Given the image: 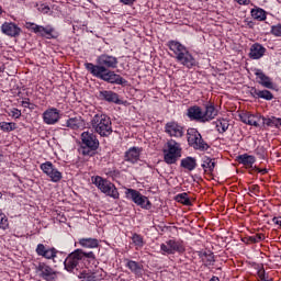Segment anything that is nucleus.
Returning a JSON list of instances; mask_svg holds the SVG:
<instances>
[{
    "mask_svg": "<svg viewBox=\"0 0 281 281\" xmlns=\"http://www.w3.org/2000/svg\"><path fill=\"white\" fill-rule=\"evenodd\" d=\"M117 58L112 55L102 54L97 58V65L86 63L85 67L92 76L106 74L110 69H117Z\"/></svg>",
    "mask_w": 281,
    "mask_h": 281,
    "instance_id": "nucleus-1",
    "label": "nucleus"
},
{
    "mask_svg": "<svg viewBox=\"0 0 281 281\" xmlns=\"http://www.w3.org/2000/svg\"><path fill=\"white\" fill-rule=\"evenodd\" d=\"M167 45L170 52L173 53V58H176L180 65L188 67V69H192V67L196 65V59H194L190 50H188L183 44L178 41H169Z\"/></svg>",
    "mask_w": 281,
    "mask_h": 281,
    "instance_id": "nucleus-2",
    "label": "nucleus"
},
{
    "mask_svg": "<svg viewBox=\"0 0 281 281\" xmlns=\"http://www.w3.org/2000/svg\"><path fill=\"white\" fill-rule=\"evenodd\" d=\"M91 126L94 133H98L100 137H109L113 133V123H111V117L106 114H95L91 119Z\"/></svg>",
    "mask_w": 281,
    "mask_h": 281,
    "instance_id": "nucleus-3",
    "label": "nucleus"
},
{
    "mask_svg": "<svg viewBox=\"0 0 281 281\" xmlns=\"http://www.w3.org/2000/svg\"><path fill=\"white\" fill-rule=\"evenodd\" d=\"M85 258H95L93 251L85 252L82 249H76L71 254L68 255L64 265L66 271H74V269H78L80 267V262L85 260Z\"/></svg>",
    "mask_w": 281,
    "mask_h": 281,
    "instance_id": "nucleus-4",
    "label": "nucleus"
},
{
    "mask_svg": "<svg viewBox=\"0 0 281 281\" xmlns=\"http://www.w3.org/2000/svg\"><path fill=\"white\" fill-rule=\"evenodd\" d=\"M164 155L166 164H177V159L181 157V144L175 139L168 140L164 148Z\"/></svg>",
    "mask_w": 281,
    "mask_h": 281,
    "instance_id": "nucleus-5",
    "label": "nucleus"
},
{
    "mask_svg": "<svg viewBox=\"0 0 281 281\" xmlns=\"http://www.w3.org/2000/svg\"><path fill=\"white\" fill-rule=\"evenodd\" d=\"M92 183H94V186H97V188L103 192V194H106V196H111L112 199H120L117 188H115V184L111 183V181L97 176L94 179H92Z\"/></svg>",
    "mask_w": 281,
    "mask_h": 281,
    "instance_id": "nucleus-6",
    "label": "nucleus"
},
{
    "mask_svg": "<svg viewBox=\"0 0 281 281\" xmlns=\"http://www.w3.org/2000/svg\"><path fill=\"white\" fill-rule=\"evenodd\" d=\"M81 142L83 144V147H81L82 155H92L93 150H98L100 146V140H98L95 134L91 132H83L81 134Z\"/></svg>",
    "mask_w": 281,
    "mask_h": 281,
    "instance_id": "nucleus-7",
    "label": "nucleus"
},
{
    "mask_svg": "<svg viewBox=\"0 0 281 281\" xmlns=\"http://www.w3.org/2000/svg\"><path fill=\"white\" fill-rule=\"evenodd\" d=\"M188 143L189 146H192L195 150H207L210 146L203 140V137L199 133V131L194 128L188 130Z\"/></svg>",
    "mask_w": 281,
    "mask_h": 281,
    "instance_id": "nucleus-8",
    "label": "nucleus"
},
{
    "mask_svg": "<svg viewBox=\"0 0 281 281\" xmlns=\"http://www.w3.org/2000/svg\"><path fill=\"white\" fill-rule=\"evenodd\" d=\"M44 175H47L53 183H58L63 179V172H60L52 161H46L40 166Z\"/></svg>",
    "mask_w": 281,
    "mask_h": 281,
    "instance_id": "nucleus-9",
    "label": "nucleus"
},
{
    "mask_svg": "<svg viewBox=\"0 0 281 281\" xmlns=\"http://www.w3.org/2000/svg\"><path fill=\"white\" fill-rule=\"evenodd\" d=\"M160 249L162 254H168V255L183 254V251H186V246H183V241H177V240L170 239L165 244H161Z\"/></svg>",
    "mask_w": 281,
    "mask_h": 281,
    "instance_id": "nucleus-10",
    "label": "nucleus"
},
{
    "mask_svg": "<svg viewBox=\"0 0 281 281\" xmlns=\"http://www.w3.org/2000/svg\"><path fill=\"white\" fill-rule=\"evenodd\" d=\"M25 26L27 30H31V32H34V34H40L41 36H45L46 38H54V27L52 26L44 27L32 22H26Z\"/></svg>",
    "mask_w": 281,
    "mask_h": 281,
    "instance_id": "nucleus-11",
    "label": "nucleus"
},
{
    "mask_svg": "<svg viewBox=\"0 0 281 281\" xmlns=\"http://www.w3.org/2000/svg\"><path fill=\"white\" fill-rule=\"evenodd\" d=\"M60 120V110L56 108H49L43 113V122L44 124L54 125L58 124Z\"/></svg>",
    "mask_w": 281,
    "mask_h": 281,
    "instance_id": "nucleus-12",
    "label": "nucleus"
},
{
    "mask_svg": "<svg viewBox=\"0 0 281 281\" xmlns=\"http://www.w3.org/2000/svg\"><path fill=\"white\" fill-rule=\"evenodd\" d=\"M94 77L100 78V80H104V82H110L111 85L124 83V78L115 74V71H111V70H108L106 72H102L101 75H95Z\"/></svg>",
    "mask_w": 281,
    "mask_h": 281,
    "instance_id": "nucleus-13",
    "label": "nucleus"
},
{
    "mask_svg": "<svg viewBox=\"0 0 281 281\" xmlns=\"http://www.w3.org/2000/svg\"><path fill=\"white\" fill-rule=\"evenodd\" d=\"M239 119L244 124H248V126H255L256 128H258V126H260V122H262V116L258 114H251V112H243L239 114Z\"/></svg>",
    "mask_w": 281,
    "mask_h": 281,
    "instance_id": "nucleus-14",
    "label": "nucleus"
},
{
    "mask_svg": "<svg viewBox=\"0 0 281 281\" xmlns=\"http://www.w3.org/2000/svg\"><path fill=\"white\" fill-rule=\"evenodd\" d=\"M128 199H132L136 205H139L140 207H148L150 205V201H148V198L142 195L138 191H135L133 189L127 190L126 192Z\"/></svg>",
    "mask_w": 281,
    "mask_h": 281,
    "instance_id": "nucleus-15",
    "label": "nucleus"
},
{
    "mask_svg": "<svg viewBox=\"0 0 281 281\" xmlns=\"http://www.w3.org/2000/svg\"><path fill=\"white\" fill-rule=\"evenodd\" d=\"M165 131L170 137H183V127L177 122H169L165 126Z\"/></svg>",
    "mask_w": 281,
    "mask_h": 281,
    "instance_id": "nucleus-16",
    "label": "nucleus"
},
{
    "mask_svg": "<svg viewBox=\"0 0 281 281\" xmlns=\"http://www.w3.org/2000/svg\"><path fill=\"white\" fill-rule=\"evenodd\" d=\"M187 115L189 119L193 120L194 122H201L204 124V116H203V109L199 105H193L188 109Z\"/></svg>",
    "mask_w": 281,
    "mask_h": 281,
    "instance_id": "nucleus-17",
    "label": "nucleus"
},
{
    "mask_svg": "<svg viewBox=\"0 0 281 281\" xmlns=\"http://www.w3.org/2000/svg\"><path fill=\"white\" fill-rule=\"evenodd\" d=\"M36 254L37 256H42V258H46L47 260H52L53 258H56L57 251L55 248H47L43 244H38L36 247Z\"/></svg>",
    "mask_w": 281,
    "mask_h": 281,
    "instance_id": "nucleus-18",
    "label": "nucleus"
},
{
    "mask_svg": "<svg viewBox=\"0 0 281 281\" xmlns=\"http://www.w3.org/2000/svg\"><path fill=\"white\" fill-rule=\"evenodd\" d=\"M63 128H71V131H78L85 126V121L80 116L68 119L65 124H61Z\"/></svg>",
    "mask_w": 281,
    "mask_h": 281,
    "instance_id": "nucleus-19",
    "label": "nucleus"
},
{
    "mask_svg": "<svg viewBox=\"0 0 281 281\" xmlns=\"http://www.w3.org/2000/svg\"><path fill=\"white\" fill-rule=\"evenodd\" d=\"M1 30L7 36H19L21 34V27L12 22H5L2 24Z\"/></svg>",
    "mask_w": 281,
    "mask_h": 281,
    "instance_id": "nucleus-20",
    "label": "nucleus"
},
{
    "mask_svg": "<svg viewBox=\"0 0 281 281\" xmlns=\"http://www.w3.org/2000/svg\"><path fill=\"white\" fill-rule=\"evenodd\" d=\"M37 271H40V276H42L44 280H54L56 278L54 269L45 263H40Z\"/></svg>",
    "mask_w": 281,
    "mask_h": 281,
    "instance_id": "nucleus-21",
    "label": "nucleus"
},
{
    "mask_svg": "<svg viewBox=\"0 0 281 281\" xmlns=\"http://www.w3.org/2000/svg\"><path fill=\"white\" fill-rule=\"evenodd\" d=\"M98 97L100 100H105V102H113L114 104H120V95H117V93L113 91H100Z\"/></svg>",
    "mask_w": 281,
    "mask_h": 281,
    "instance_id": "nucleus-22",
    "label": "nucleus"
},
{
    "mask_svg": "<svg viewBox=\"0 0 281 281\" xmlns=\"http://www.w3.org/2000/svg\"><path fill=\"white\" fill-rule=\"evenodd\" d=\"M265 52H267V48H265L262 45L256 43L250 47L249 56L254 60H258L265 56Z\"/></svg>",
    "mask_w": 281,
    "mask_h": 281,
    "instance_id": "nucleus-23",
    "label": "nucleus"
},
{
    "mask_svg": "<svg viewBox=\"0 0 281 281\" xmlns=\"http://www.w3.org/2000/svg\"><path fill=\"white\" fill-rule=\"evenodd\" d=\"M255 76H257V78L259 79V85H261V87H265L266 89H273V82L271 81V78H269V76L265 75V72H262L261 70H257L255 72Z\"/></svg>",
    "mask_w": 281,
    "mask_h": 281,
    "instance_id": "nucleus-24",
    "label": "nucleus"
},
{
    "mask_svg": "<svg viewBox=\"0 0 281 281\" xmlns=\"http://www.w3.org/2000/svg\"><path fill=\"white\" fill-rule=\"evenodd\" d=\"M140 150L137 147H132L125 153V161H130V164H137L139 161Z\"/></svg>",
    "mask_w": 281,
    "mask_h": 281,
    "instance_id": "nucleus-25",
    "label": "nucleus"
},
{
    "mask_svg": "<svg viewBox=\"0 0 281 281\" xmlns=\"http://www.w3.org/2000/svg\"><path fill=\"white\" fill-rule=\"evenodd\" d=\"M216 115H218V110L213 104L205 105L203 111L204 124L205 122H212Z\"/></svg>",
    "mask_w": 281,
    "mask_h": 281,
    "instance_id": "nucleus-26",
    "label": "nucleus"
},
{
    "mask_svg": "<svg viewBox=\"0 0 281 281\" xmlns=\"http://www.w3.org/2000/svg\"><path fill=\"white\" fill-rule=\"evenodd\" d=\"M79 245L86 249H95L99 246V241L95 238H81Z\"/></svg>",
    "mask_w": 281,
    "mask_h": 281,
    "instance_id": "nucleus-27",
    "label": "nucleus"
},
{
    "mask_svg": "<svg viewBox=\"0 0 281 281\" xmlns=\"http://www.w3.org/2000/svg\"><path fill=\"white\" fill-rule=\"evenodd\" d=\"M202 168L204 172H209V175H211V172H214V168H216V162L210 157H204Z\"/></svg>",
    "mask_w": 281,
    "mask_h": 281,
    "instance_id": "nucleus-28",
    "label": "nucleus"
},
{
    "mask_svg": "<svg viewBox=\"0 0 281 281\" xmlns=\"http://www.w3.org/2000/svg\"><path fill=\"white\" fill-rule=\"evenodd\" d=\"M126 267L132 271V273H135V276H142V271L144 267L134 260H127Z\"/></svg>",
    "mask_w": 281,
    "mask_h": 281,
    "instance_id": "nucleus-29",
    "label": "nucleus"
},
{
    "mask_svg": "<svg viewBox=\"0 0 281 281\" xmlns=\"http://www.w3.org/2000/svg\"><path fill=\"white\" fill-rule=\"evenodd\" d=\"M181 167L186 170L192 171L196 168V159L192 157H187L181 160Z\"/></svg>",
    "mask_w": 281,
    "mask_h": 281,
    "instance_id": "nucleus-30",
    "label": "nucleus"
},
{
    "mask_svg": "<svg viewBox=\"0 0 281 281\" xmlns=\"http://www.w3.org/2000/svg\"><path fill=\"white\" fill-rule=\"evenodd\" d=\"M254 95L257 98H261L262 100H273V93L269 90H258L254 89L252 90Z\"/></svg>",
    "mask_w": 281,
    "mask_h": 281,
    "instance_id": "nucleus-31",
    "label": "nucleus"
},
{
    "mask_svg": "<svg viewBox=\"0 0 281 281\" xmlns=\"http://www.w3.org/2000/svg\"><path fill=\"white\" fill-rule=\"evenodd\" d=\"M250 14L256 21H265L267 19V13L260 8L252 9Z\"/></svg>",
    "mask_w": 281,
    "mask_h": 281,
    "instance_id": "nucleus-32",
    "label": "nucleus"
},
{
    "mask_svg": "<svg viewBox=\"0 0 281 281\" xmlns=\"http://www.w3.org/2000/svg\"><path fill=\"white\" fill-rule=\"evenodd\" d=\"M238 159L239 164H244V166H254V164H256V157L247 154L240 155Z\"/></svg>",
    "mask_w": 281,
    "mask_h": 281,
    "instance_id": "nucleus-33",
    "label": "nucleus"
},
{
    "mask_svg": "<svg viewBox=\"0 0 281 281\" xmlns=\"http://www.w3.org/2000/svg\"><path fill=\"white\" fill-rule=\"evenodd\" d=\"M261 121H262V124L266 125V126H271L274 128H278V117L276 116H271V117H265V116H261Z\"/></svg>",
    "mask_w": 281,
    "mask_h": 281,
    "instance_id": "nucleus-34",
    "label": "nucleus"
},
{
    "mask_svg": "<svg viewBox=\"0 0 281 281\" xmlns=\"http://www.w3.org/2000/svg\"><path fill=\"white\" fill-rule=\"evenodd\" d=\"M175 199L178 203H182V205H192V202L190 201L188 193H180L176 195Z\"/></svg>",
    "mask_w": 281,
    "mask_h": 281,
    "instance_id": "nucleus-35",
    "label": "nucleus"
},
{
    "mask_svg": "<svg viewBox=\"0 0 281 281\" xmlns=\"http://www.w3.org/2000/svg\"><path fill=\"white\" fill-rule=\"evenodd\" d=\"M216 128L218 133H225L227 128H229V121L227 120H218L216 121Z\"/></svg>",
    "mask_w": 281,
    "mask_h": 281,
    "instance_id": "nucleus-36",
    "label": "nucleus"
},
{
    "mask_svg": "<svg viewBox=\"0 0 281 281\" xmlns=\"http://www.w3.org/2000/svg\"><path fill=\"white\" fill-rule=\"evenodd\" d=\"M260 240H265L263 234H256L246 238L247 245H255L256 243H260Z\"/></svg>",
    "mask_w": 281,
    "mask_h": 281,
    "instance_id": "nucleus-37",
    "label": "nucleus"
},
{
    "mask_svg": "<svg viewBox=\"0 0 281 281\" xmlns=\"http://www.w3.org/2000/svg\"><path fill=\"white\" fill-rule=\"evenodd\" d=\"M132 241L134 243L136 249H142V247H144V237L138 234L133 235Z\"/></svg>",
    "mask_w": 281,
    "mask_h": 281,
    "instance_id": "nucleus-38",
    "label": "nucleus"
},
{
    "mask_svg": "<svg viewBox=\"0 0 281 281\" xmlns=\"http://www.w3.org/2000/svg\"><path fill=\"white\" fill-rule=\"evenodd\" d=\"M202 260L203 262H205V265H214V254H212L211 251L203 252Z\"/></svg>",
    "mask_w": 281,
    "mask_h": 281,
    "instance_id": "nucleus-39",
    "label": "nucleus"
},
{
    "mask_svg": "<svg viewBox=\"0 0 281 281\" xmlns=\"http://www.w3.org/2000/svg\"><path fill=\"white\" fill-rule=\"evenodd\" d=\"M1 131H5L7 133H10V131H14L16 128V124L14 123H8V122H1L0 123Z\"/></svg>",
    "mask_w": 281,
    "mask_h": 281,
    "instance_id": "nucleus-40",
    "label": "nucleus"
},
{
    "mask_svg": "<svg viewBox=\"0 0 281 281\" xmlns=\"http://www.w3.org/2000/svg\"><path fill=\"white\" fill-rule=\"evenodd\" d=\"M9 223L8 217L0 213V229H8Z\"/></svg>",
    "mask_w": 281,
    "mask_h": 281,
    "instance_id": "nucleus-41",
    "label": "nucleus"
},
{
    "mask_svg": "<svg viewBox=\"0 0 281 281\" xmlns=\"http://www.w3.org/2000/svg\"><path fill=\"white\" fill-rule=\"evenodd\" d=\"M271 33L273 36H281V24L273 25L271 27Z\"/></svg>",
    "mask_w": 281,
    "mask_h": 281,
    "instance_id": "nucleus-42",
    "label": "nucleus"
},
{
    "mask_svg": "<svg viewBox=\"0 0 281 281\" xmlns=\"http://www.w3.org/2000/svg\"><path fill=\"white\" fill-rule=\"evenodd\" d=\"M258 278H259V281H270L269 277H267V274L265 273V270L258 271Z\"/></svg>",
    "mask_w": 281,
    "mask_h": 281,
    "instance_id": "nucleus-43",
    "label": "nucleus"
},
{
    "mask_svg": "<svg viewBox=\"0 0 281 281\" xmlns=\"http://www.w3.org/2000/svg\"><path fill=\"white\" fill-rule=\"evenodd\" d=\"M78 278H79L80 280H87V281L93 280V277L89 276V273H86V272H81V273L78 276Z\"/></svg>",
    "mask_w": 281,
    "mask_h": 281,
    "instance_id": "nucleus-44",
    "label": "nucleus"
},
{
    "mask_svg": "<svg viewBox=\"0 0 281 281\" xmlns=\"http://www.w3.org/2000/svg\"><path fill=\"white\" fill-rule=\"evenodd\" d=\"M9 115H11V117H15V120H18V117L21 115V111L19 109H12L11 112L9 113Z\"/></svg>",
    "mask_w": 281,
    "mask_h": 281,
    "instance_id": "nucleus-45",
    "label": "nucleus"
},
{
    "mask_svg": "<svg viewBox=\"0 0 281 281\" xmlns=\"http://www.w3.org/2000/svg\"><path fill=\"white\" fill-rule=\"evenodd\" d=\"M22 106H24V109H32L30 106V99H26V100L22 101Z\"/></svg>",
    "mask_w": 281,
    "mask_h": 281,
    "instance_id": "nucleus-46",
    "label": "nucleus"
},
{
    "mask_svg": "<svg viewBox=\"0 0 281 281\" xmlns=\"http://www.w3.org/2000/svg\"><path fill=\"white\" fill-rule=\"evenodd\" d=\"M121 3H124V5H132V3H135V0H120Z\"/></svg>",
    "mask_w": 281,
    "mask_h": 281,
    "instance_id": "nucleus-47",
    "label": "nucleus"
},
{
    "mask_svg": "<svg viewBox=\"0 0 281 281\" xmlns=\"http://www.w3.org/2000/svg\"><path fill=\"white\" fill-rule=\"evenodd\" d=\"M239 5H247L249 3V0H236Z\"/></svg>",
    "mask_w": 281,
    "mask_h": 281,
    "instance_id": "nucleus-48",
    "label": "nucleus"
},
{
    "mask_svg": "<svg viewBox=\"0 0 281 281\" xmlns=\"http://www.w3.org/2000/svg\"><path fill=\"white\" fill-rule=\"evenodd\" d=\"M41 10H42V12H45V14H47V12H49V7L48 5H41Z\"/></svg>",
    "mask_w": 281,
    "mask_h": 281,
    "instance_id": "nucleus-49",
    "label": "nucleus"
},
{
    "mask_svg": "<svg viewBox=\"0 0 281 281\" xmlns=\"http://www.w3.org/2000/svg\"><path fill=\"white\" fill-rule=\"evenodd\" d=\"M280 126H281V119L277 117V128H280Z\"/></svg>",
    "mask_w": 281,
    "mask_h": 281,
    "instance_id": "nucleus-50",
    "label": "nucleus"
},
{
    "mask_svg": "<svg viewBox=\"0 0 281 281\" xmlns=\"http://www.w3.org/2000/svg\"><path fill=\"white\" fill-rule=\"evenodd\" d=\"M210 281H221V280H218V277H213Z\"/></svg>",
    "mask_w": 281,
    "mask_h": 281,
    "instance_id": "nucleus-51",
    "label": "nucleus"
},
{
    "mask_svg": "<svg viewBox=\"0 0 281 281\" xmlns=\"http://www.w3.org/2000/svg\"><path fill=\"white\" fill-rule=\"evenodd\" d=\"M259 172H262V175H266L267 169L259 170Z\"/></svg>",
    "mask_w": 281,
    "mask_h": 281,
    "instance_id": "nucleus-52",
    "label": "nucleus"
},
{
    "mask_svg": "<svg viewBox=\"0 0 281 281\" xmlns=\"http://www.w3.org/2000/svg\"><path fill=\"white\" fill-rule=\"evenodd\" d=\"M251 190H258V186H252Z\"/></svg>",
    "mask_w": 281,
    "mask_h": 281,
    "instance_id": "nucleus-53",
    "label": "nucleus"
}]
</instances>
